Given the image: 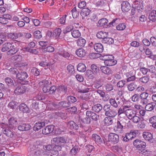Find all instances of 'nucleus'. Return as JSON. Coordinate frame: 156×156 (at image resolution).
Instances as JSON below:
<instances>
[{
    "mask_svg": "<svg viewBox=\"0 0 156 156\" xmlns=\"http://www.w3.org/2000/svg\"><path fill=\"white\" fill-rule=\"evenodd\" d=\"M137 87V85L135 82H133L127 85L128 90L130 91L134 90Z\"/></svg>",
    "mask_w": 156,
    "mask_h": 156,
    "instance_id": "nucleus-26",
    "label": "nucleus"
},
{
    "mask_svg": "<svg viewBox=\"0 0 156 156\" xmlns=\"http://www.w3.org/2000/svg\"><path fill=\"white\" fill-rule=\"evenodd\" d=\"M71 12L73 18H76L79 16V12L77 11L76 7L74 8L71 10Z\"/></svg>",
    "mask_w": 156,
    "mask_h": 156,
    "instance_id": "nucleus-40",
    "label": "nucleus"
},
{
    "mask_svg": "<svg viewBox=\"0 0 156 156\" xmlns=\"http://www.w3.org/2000/svg\"><path fill=\"white\" fill-rule=\"evenodd\" d=\"M108 34V33L100 31L97 33L96 36L98 38H102L103 39V38L105 37V36H107Z\"/></svg>",
    "mask_w": 156,
    "mask_h": 156,
    "instance_id": "nucleus-39",
    "label": "nucleus"
},
{
    "mask_svg": "<svg viewBox=\"0 0 156 156\" xmlns=\"http://www.w3.org/2000/svg\"><path fill=\"white\" fill-rule=\"evenodd\" d=\"M67 126L69 128L72 130H77L79 126H78L73 121H70L67 124Z\"/></svg>",
    "mask_w": 156,
    "mask_h": 156,
    "instance_id": "nucleus-17",
    "label": "nucleus"
},
{
    "mask_svg": "<svg viewBox=\"0 0 156 156\" xmlns=\"http://www.w3.org/2000/svg\"><path fill=\"white\" fill-rule=\"evenodd\" d=\"M46 122L45 121H39L36 122L34 125L33 129L34 131H38L40 129L43 127L45 126Z\"/></svg>",
    "mask_w": 156,
    "mask_h": 156,
    "instance_id": "nucleus-10",
    "label": "nucleus"
},
{
    "mask_svg": "<svg viewBox=\"0 0 156 156\" xmlns=\"http://www.w3.org/2000/svg\"><path fill=\"white\" fill-rule=\"evenodd\" d=\"M105 89L107 91H110L113 89V86L111 84H107L105 86Z\"/></svg>",
    "mask_w": 156,
    "mask_h": 156,
    "instance_id": "nucleus-57",
    "label": "nucleus"
},
{
    "mask_svg": "<svg viewBox=\"0 0 156 156\" xmlns=\"http://www.w3.org/2000/svg\"><path fill=\"white\" fill-rule=\"evenodd\" d=\"M3 133L8 137L12 138L13 137L14 134L12 131L8 129H5L3 130Z\"/></svg>",
    "mask_w": 156,
    "mask_h": 156,
    "instance_id": "nucleus-29",
    "label": "nucleus"
},
{
    "mask_svg": "<svg viewBox=\"0 0 156 156\" xmlns=\"http://www.w3.org/2000/svg\"><path fill=\"white\" fill-rule=\"evenodd\" d=\"M126 84V81L124 80H122L119 81L117 84V86L119 88L122 87Z\"/></svg>",
    "mask_w": 156,
    "mask_h": 156,
    "instance_id": "nucleus-55",
    "label": "nucleus"
},
{
    "mask_svg": "<svg viewBox=\"0 0 156 156\" xmlns=\"http://www.w3.org/2000/svg\"><path fill=\"white\" fill-rule=\"evenodd\" d=\"M86 43V41L85 39L81 37L77 41L76 44L77 46L83 47H84Z\"/></svg>",
    "mask_w": 156,
    "mask_h": 156,
    "instance_id": "nucleus-23",
    "label": "nucleus"
},
{
    "mask_svg": "<svg viewBox=\"0 0 156 156\" xmlns=\"http://www.w3.org/2000/svg\"><path fill=\"white\" fill-rule=\"evenodd\" d=\"M117 61L114 60V57H113L112 59L109 60L104 61V63L105 65L107 66H111L115 65L117 63Z\"/></svg>",
    "mask_w": 156,
    "mask_h": 156,
    "instance_id": "nucleus-22",
    "label": "nucleus"
},
{
    "mask_svg": "<svg viewBox=\"0 0 156 156\" xmlns=\"http://www.w3.org/2000/svg\"><path fill=\"white\" fill-rule=\"evenodd\" d=\"M73 28V27L71 25H69L66 27L63 31L64 34L67 33L71 31Z\"/></svg>",
    "mask_w": 156,
    "mask_h": 156,
    "instance_id": "nucleus-50",
    "label": "nucleus"
},
{
    "mask_svg": "<svg viewBox=\"0 0 156 156\" xmlns=\"http://www.w3.org/2000/svg\"><path fill=\"white\" fill-rule=\"evenodd\" d=\"M125 127L124 126L117 122L114 129L117 133L122 134L124 132L123 129Z\"/></svg>",
    "mask_w": 156,
    "mask_h": 156,
    "instance_id": "nucleus-6",
    "label": "nucleus"
},
{
    "mask_svg": "<svg viewBox=\"0 0 156 156\" xmlns=\"http://www.w3.org/2000/svg\"><path fill=\"white\" fill-rule=\"evenodd\" d=\"M86 69V66L82 63H80L78 65L77 70L79 72H83L85 71Z\"/></svg>",
    "mask_w": 156,
    "mask_h": 156,
    "instance_id": "nucleus-34",
    "label": "nucleus"
},
{
    "mask_svg": "<svg viewBox=\"0 0 156 156\" xmlns=\"http://www.w3.org/2000/svg\"><path fill=\"white\" fill-rule=\"evenodd\" d=\"M108 22V20L105 18H103L99 20L98 22V26L103 27L107 24Z\"/></svg>",
    "mask_w": 156,
    "mask_h": 156,
    "instance_id": "nucleus-35",
    "label": "nucleus"
},
{
    "mask_svg": "<svg viewBox=\"0 0 156 156\" xmlns=\"http://www.w3.org/2000/svg\"><path fill=\"white\" fill-rule=\"evenodd\" d=\"M149 95L147 93L144 92L140 95V97L141 99H147Z\"/></svg>",
    "mask_w": 156,
    "mask_h": 156,
    "instance_id": "nucleus-56",
    "label": "nucleus"
},
{
    "mask_svg": "<svg viewBox=\"0 0 156 156\" xmlns=\"http://www.w3.org/2000/svg\"><path fill=\"white\" fill-rule=\"evenodd\" d=\"M37 117L40 119L41 121H45V115L43 113H41L40 114L37 115Z\"/></svg>",
    "mask_w": 156,
    "mask_h": 156,
    "instance_id": "nucleus-63",
    "label": "nucleus"
},
{
    "mask_svg": "<svg viewBox=\"0 0 156 156\" xmlns=\"http://www.w3.org/2000/svg\"><path fill=\"white\" fill-rule=\"evenodd\" d=\"M76 53L78 56L80 57L84 56L86 54V51L83 48H79L77 50Z\"/></svg>",
    "mask_w": 156,
    "mask_h": 156,
    "instance_id": "nucleus-25",
    "label": "nucleus"
},
{
    "mask_svg": "<svg viewBox=\"0 0 156 156\" xmlns=\"http://www.w3.org/2000/svg\"><path fill=\"white\" fill-rule=\"evenodd\" d=\"M103 108V107L101 104H96L92 107V109L93 111L98 113L101 111Z\"/></svg>",
    "mask_w": 156,
    "mask_h": 156,
    "instance_id": "nucleus-21",
    "label": "nucleus"
},
{
    "mask_svg": "<svg viewBox=\"0 0 156 156\" xmlns=\"http://www.w3.org/2000/svg\"><path fill=\"white\" fill-rule=\"evenodd\" d=\"M12 18V16L9 14H7L3 15L2 18L3 19H4V20L5 22L4 24H6L7 23L8 21L7 20H11Z\"/></svg>",
    "mask_w": 156,
    "mask_h": 156,
    "instance_id": "nucleus-41",
    "label": "nucleus"
},
{
    "mask_svg": "<svg viewBox=\"0 0 156 156\" xmlns=\"http://www.w3.org/2000/svg\"><path fill=\"white\" fill-rule=\"evenodd\" d=\"M111 106L109 104L105 105L103 107V109L105 112V113L108 112L111 109Z\"/></svg>",
    "mask_w": 156,
    "mask_h": 156,
    "instance_id": "nucleus-64",
    "label": "nucleus"
},
{
    "mask_svg": "<svg viewBox=\"0 0 156 156\" xmlns=\"http://www.w3.org/2000/svg\"><path fill=\"white\" fill-rule=\"evenodd\" d=\"M22 58V56L20 55H15L12 56L11 59L13 61L20 62Z\"/></svg>",
    "mask_w": 156,
    "mask_h": 156,
    "instance_id": "nucleus-51",
    "label": "nucleus"
},
{
    "mask_svg": "<svg viewBox=\"0 0 156 156\" xmlns=\"http://www.w3.org/2000/svg\"><path fill=\"white\" fill-rule=\"evenodd\" d=\"M132 121L135 123L138 122L140 121V118L135 114L132 118Z\"/></svg>",
    "mask_w": 156,
    "mask_h": 156,
    "instance_id": "nucleus-59",
    "label": "nucleus"
},
{
    "mask_svg": "<svg viewBox=\"0 0 156 156\" xmlns=\"http://www.w3.org/2000/svg\"><path fill=\"white\" fill-rule=\"evenodd\" d=\"M126 25L124 23H120L116 27L117 29L119 30H122L125 29Z\"/></svg>",
    "mask_w": 156,
    "mask_h": 156,
    "instance_id": "nucleus-54",
    "label": "nucleus"
},
{
    "mask_svg": "<svg viewBox=\"0 0 156 156\" xmlns=\"http://www.w3.org/2000/svg\"><path fill=\"white\" fill-rule=\"evenodd\" d=\"M130 5L128 2L124 1L121 4V9L123 12H127L130 9Z\"/></svg>",
    "mask_w": 156,
    "mask_h": 156,
    "instance_id": "nucleus-7",
    "label": "nucleus"
},
{
    "mask_svg": "<svg viewBox=\"0 0 156 156\" xmlns=\"http://www.w3.org/2000/svg\"><path fill=\"white\" fill-rule=\"evenodd\" d=\"M35 154L36 155L42 156L44 155H48L49 154L47 153V151H44L43 149L37 150L35 151Z\"/></svg>",
    "mask_w": 156,
    "mask_h": 156,
    "instance_id": "nucleus-36",
    "label": "nucleus"
},
{
    "mask_svg": "<svg viewBox=\"0 0 156 156\" xmlns=\"http://www.w3.org/2000/svg\"><path fill=\"white\" fill-rule=\"evenodd\" d=\"M125 114L129 120H132V118L133 117L136 113L134 110L133 109L128 110L125 112Z\"/></svg>",
    "mask_w": 156,
    "mask_h": 156,
    "instance_id": "nucleus-13",
    "label": "nucleus"
},
{
    "mask_svg": "<svg viewBox=\"0 0 156 156\" xmlns=\"http://www.w3.org/2000/svg\"><path fill=\"white\" fill-rule=\"evenodd\" d=\"M127 121V119H126L120 117V118L119 117L117 122L125 126Z\"/></svg>",
    "mask_w": 156,
    "mask_h": 156,
    "instance_id": "nucleus-48",
    "label": "nucleus"
},
{
    "mask_svg": "<svg viewBox=\"0 0 156 156\" xmlns=\"http://www.w3.org/2000/svg\"><path fill=\"white\" fill-rule=\"evenodd\" d=\"M113 57L114 56L112 55H101L100 57V58L102 60L106 61L109 60L110 59H112Z\"/></svg>",
    "mask_w": 156,
    "mask_h": 156,
    "instance_id": "nucleus-37",
    "label": "nucleus"
},
{
    "mask_svg": "<svg viewBox=\"0 0 156 156\" xmlns=\"http://www.w3.org/2000/svg\"><path fill=\"white\" fill-rule=\"evenodd\" d=\"M28 76V75L26 72L21 71L17 73L16 77L20 80L23 81L27 79Z\"/></svg>",
    "mask_w": 156,
    "mask_h": 156,
    "instance_id": "nucleus-8",
    "label": "nucleus"
},
{
    "mask_svg": "<svg viewBox=\"0 0 156 156\" xmlns=\"http://www.w3.org/2000/svg\"><path fill=\"white\" fill-rule=\"evenodd\" d=\"M19 110L23 113H29L30 111L27 106L24 103H22L19 106Z\"/></svg>",
    "mask_w": 156,
    "mask_h": 156,
    "instance_id": "nucleus-12",
    "label": "nucleus"
},
{
    "mask_svg": "<svg viewBox=\"0 0 156 156\" xmlns=\"http://www.w3.org/2000/svg\"><path fill=\"white\" fill-rule=\"evenodd\" d=\"M154 105L152 103H149L146 105L145 109L147 111H151L154 109Z\"/></svg>",
    "mask_w": 156,
    "mask_h": 156,
    "instance_id": "nucleus-44",
    "label": "nucleus"
},
{
    "mask_svg": "<svg viewBox=\"0 0 156 156\" xmlns=\"http://www.w3.org/2000/svg\"><path fill=\"white\" fill-rule=\"evenodd\" d=\"M6 83L9 86H11L13 85V82L12 80L9 78H6L5 79Z\"/></svg>",
    "mask_w": 156,
    "mask_h": 156,
    "instance_id": "nucleus-61",
    "label": "nucleus"
},
{
    "mask_svg": "<svg viewBox=\"0 0 156 156\" xmlns=\"http://www.w3.org/2000/svg\"><path fill=\"white\" fill-rule=\"evenodd\" d=\"M144 138L146 140L151 142L153 140V136L151 133L147 132H144L143 134Z\"/></svg>",
    "mask_w": 156,
    "mask_h": 156,
    "instance_id": "nucleus-15",
    "label": "nucleus"
},
{
    "mask_svg": "<svg viewBox=\"0 0 156 156\" xmlns=\"http://www.w3.org/2000/svg\"><path fill=\"white\" fill-rule=\"evenodd\" d=\"M43 25L45 27L48 28L54 27L55 26L54 22L51 21H46L44 23Z\"/></svg>",
    "mask_w": 156,
    "mask_h": 156,
    "instance_id": "nucleus-30",
    "label": "nucleus"
},
{
    "mask_svg": "<svg viewBox=\"0 0 156 156\" xmlns=\"http://www.w3.org/2000/svg\"><path fill=\"white\" fill-rule=\"evenodd\" d=\"M67 69L68 71L70 73H72L74 71V66H73L71 65H69L68 66Z\"/></svg>",
    "mask_w": 156,
    "mask_h": 156,
    "instance_id": "nucleus-60",
    "label": "nucleus"
},
{
    "mask_svg": "<svg viewBox=\"0 0 156 156\" xmlns=\"http://www.w3.org/2000/svg\"><path fill=\"white\" fill-rule=\"evenodd\" d=\"M94 48L96 52L99 53L102 52L104 50L103 46L100 43L95 44L94 46Z\"/></svg>",
    "mask_w": 156,
    "mask_h": 156,
    "instance_id": "nucleus-14",
    "label": "nucleus"
},
{
    "mask_svg": "<svg viewBox=\"0 0 156 156\" xmlns=\"http://www.w3.org/2000/svg\"><path fill=\"white\" fill-rule=\"evenodd\" d=\"M62 32V30L60 28H58L55 29L53 32V36L56 38H58Z\"/></svg>",
    "mask_w": 156,
    "mask_h": 156,
    "instance_id": "nucleus-31",
    "label": "nucleus"
},
{
    "mask_svg": "<svg viewBox=\"0 0 156 156\" xmlns=\"http://www.w3.org/2000/svg\"><path fill=\"white\" fill-rule=\"evenodd\" d=\"M109 102L111 105L114 108H117L118 107L117 103L114 99L110 98L109 99Z\"/></svg>",
    "mask_w": 156,
    "mask_h": 156,
    "instance_id": "nucleus-45",
    "label": "nucleus"
},
{
    "mask_svg": "<svg viewBox=\"0 0 156 156\" xmlns=\"http://www.w3.org/2000/svg\"><path fill=\"white\" fill-rule=\"evenodd\" d=\"M71 34L73 37L74 38H78L81 36V34L80 31L77 30H75L71 32Z\"/></svg>",
    "mask_w": 156,
    "mask_h": 156,
    "instance_id": "nucleus-33",
    "label": "nucleus"
},
{
    "mask_svg": "<svg viewBox=\"0 0 156 156\" xmlns=\"http://www.w3.org/2000/svg\"><path fill=\"white\" fill-rule=\"evenodd\" d=\"M105 36L104 38L102 39V42L104 44H112L114 42V40L112 38L110 37H107Z\"/></svg>",
    "mask_w": 156,
    "mask_h": 156,
    "instance_id": "nucleus-19",
    "label": "nucleus"
},
{
    "mask_svg": "<svg viewBox=\"0 0 156 156\" xmlns=\"http://www.w3.org/2000/svg\"><path fill=\"white\" fill-rule=\"evenodd\" d=\"M31 72L35 76H38L40 74L39 70L35 67H33L31 70Z\"/></svg>",
    "mask_w": 156,
    "mask_h": 156,
    "instance_id": "nucleus-53",
    "label": "nucleus"
},
{
    "mask_svg": "<svg viewBox=\"0 0 156 156\" xmlns=\"http://www.w3.org/2000/svg\"><path fill=\"white\" fill-rule=\"evenodd\" d=\"M149 77L146 76L142 77L139 79V81L141 82L144 83H147L149 81Z\"/></svg>",
    "mask_w": 156,
    "mask_h": 156,
    "instance_id": "nucleus-43",
    "label": "nucleus"
},
{
    "mask_svg": "<svg viewBox=\"0 0 156 156\" xmlns=\"http://www.w3.org/2000/svg\"><path fill=\"white\" fill-rule=\"evenodd\" d=\"M92 137V139L98 144H101L103 142L101 137L96 134H93Z\"/></svg>",
    "mask_w": 156,
    "mask_h": 156,
    "instance_id": "nucleus-18",
    "label": "nucleus"
},
{
    "mask_svg": "<svg viewBox=\"0 0 156 156\" xmlns=\"http://www.w3.org/2000/svg\"><path fill=\"white\" fill-rule=\"evenodd\" d=\"M41 33V32L39 30L35 31L34 33V37L37 39L41 38L42 36Z\"/></svg>",
    "mask_w": 156,
    "mask_h": 156,
    "instance_id": "nucleus-52",
    "label": "nucleus"
},
{
    "mask_svg": "<svg viewBox=\"0 0 156 156\" xmlns=\"http://www.w3.org/2000/svg\"><path fill=\"white\" fill-rule=\"evenodd\" d=\"M149 19L152 21L154 22L156 20V10H153L150 12Z\"/></svg>",
    "mask_w": 156,
    "mask_h": 156,
    "instance_id": "nucleus-27",
    "label": "nucleus"
},
{
    "mask_svg": "<svg viewBox=\"0 0 156 156\" xmlns=\"http://www.w3.org/2000/svg\"><path fill=\"white\" fill-rule=\"evenodd\" d=\"M59 105L65 108H67L70 106L69 102L66 101H62L59 102Z\"/></svg>",
    "mask_w": 156,
    "mask_h": 156,
    "instance_id": "nucleus-46",
    "label": "nucleus"
},
{
    "mask_svg": "<svg viewBox=\"0 0 156 156\" xmlns=\"http://www.w3.org/2000/svg\"><path fill=\"white\" fill-rule=\"evenodd\" d=\"M86 4V3L85 1H81L78 4V7L80 9L84 8L85 7Z\"/></svg>",
    "mask_w": 156,
    "mask_h": 156,
    "instance_id": "nucleus-58",
    "label": "nucleus"
},
{
    "mask_svg": "<svg viewBox=\"0 0 156 156\" xmlns=\"http://www.w3.org/2000/svg\"><path fill=\"white\" fill-rule=\"evenodd\" d=\"M58 55L62 56L65 58L69 57L70 56V54L65 49H61L59 50L58 53Z\"/></svg>",
    "mask_w": 156,
    "mask_h": 156,
    "instance_id": "nucleus-24",
    "label": "nucleus"
},
{
    "mask_svg": "<svg viewBox=\"0 0 156 156\" xmlns=\"http://www.w3.org/2000/svg\"><path fill=\"white\" fill-rule=\"evenodd\" d=\"M86 75L89 78L92 79L94 78L93 72L90 70H87L86 72Z\"/></svg>",
    "mask_w": 156,
    "mask_h": 156,
    "instance_id": "nucleus-47",
    "label": "nucleus"
},
{
    "mask_svg": "<svg viewBox=\"0 0 156 156\" xmlns=\"http://www.w3.org/2000/svg\"><path fill=\"white\" fill-rule=\"evenodd\" d=\"M43 50L45 52H52L54 51V48L51 46H49L44 48Z\"/></svg>",
    "mask_w": 156,
    "mask_h": 156,
    "instance_id": "nucleus-49",
    "label": "nucleus"
},
{
    "mask_svg": "<svg viewBox=\"0 0 156 156\" xmlns=\"http://www.w3.org/2000/svg\"><path fill=\"white\" fill-rule=\"evenodd\" d=\"M54 126L49 125L46 126L42 130V133L44 134H48L52 132L54 130Z\"/></svg>",
    "mask_w": 156,
    "mask_h": 156,
    "instance_id": "nucleus-9",
    "label": "nucleus"
},
{
    "mask_svg": "<svg viewBox=\"0 0 156 156\" xmlns=\"http://www.w3.org/2000/svg\"><path fill=\"white\" fill-rule=\"evenodd\" d=\"M57 90L59 93L64 95L66 93L67 89L66 86H60L58 87Z\"/></svg>",
    "mask_w": 156,
    "mask_h": 156,
    "instance_id": "nucleus-16",
    "label": "nucleus"
},
{
    "mask_svg": "<svg viewBox=\"0 0 156 156\" xmlns=\"http://www.w3.org/2000/svg\"><path fill=\"white\" fill-rule=\"evenodd\" d=\"M133 145L136 148L139 149H143L146 146V143L139 140H134L133 143Z\"/></svg>",
    "mask_w": 156,
    "mask_h": 156,
    "instance_id": "nucleus-5",
    "label": "nucleus"
},
{
    "mask_svg": "<svg viewBox=\"0 0 156 156\" xmlns=\"http://www.w3.org/2000/svg\"><path fill=\"white\" fill-rule=\"evenodd\" d=\"M17 120L14 117H11L9 120V127L12 128V126L14 125H16L17 124Z\"/></svg>",
    "mask_w": 156,
    "mask_h": 156,
    "instance_id": "nucleus-32",
    "label": "nucleus"
},
{
    "mask_svg": "<svg viewBox=\"0 0 156 156\" xmlns=\"http://www.w3.org/2000/svg\"><path fill=\"white\" fill-rule=\"evenodd\" d=\"M67 100L68 102H69V104L70 105L71 103H74L77 101L76 98L74 96H69L67 97Z\"/></svg>",
    "mask_w": 156,
    "mask_h": 156,
    "instance_id": "nucleus-38",
    "label": "nucleus"
},
{
    "mask_svg": "<svg viewBox=\"0 0 156 156\" xmlns=\"http://www.w3.org/2000/svg\"><path fill=\"white\" fill-rule=\"evenodd\" d=\"M90 11L87 8H83L80 13L81 15L83 18L88 16L90 14Z\"/></svg>",
    "mask_w": 156,
    "mask_h": 156,
    "instance_id": "nucleus-28",
    "label": "nucleus"
},
{
    "mask_svg": "<svg viewBox=\"0 0 156 156\" xmlns=\"http://www.w3.org/2000/svg\"><path fill=\"white\" fill-rule=\"evenodd\" d=\"M108 141L113 144L117 143L119 140V135L115 133H110L108 136Z\"/></svg>",
    "mask_w": 156,
    "mask_h": 156,
    "instance_id": "nucleus-4",
    "label": "nucleus"
},
{
    "mask_svg": "<svg viewBox=\"0 0 156 156\" xmlns=\"http://www.w3.org/2000/svg\"><path fill=\"white\" fill-rule=\"evenodd\" d=\"M100 69L101 71L105 75H109L113 73L112 70L107 66H101Z\"/></svg>",
    "mask_w": 156,
    "mask_h": 156,
    "instance_id": "nucleus-11",
    "label": "nucleus"
},
{
    "mask_svg": "<svg viewBox=\"0 0 156 156\" xmlns=\"http://www.w3.org/2000/svg\"><path fill=\"white\" fill-rule=\"evenodd\" d=\"M105 115L107 116L113 118L117 115V113L114 109L111 108L108 112L105 113Z\"/></svg>",
    "mask_w": 156,
    "mask_h": 156,
    "instance_id": "nucleus-20",
    "label": "nucleus"
},
{
    "mask_svg": "<svg viewBox=\"0 0 156 156\" xmlns=\"http://www.w3.org/2000/svg\"><path fill=\"white\" fill-rule=\"evenodd\" d=\"M19 50V48H18L17 43H11L7 42L5 43L2 45L1 51L5 52L8 50L7 54L9 55H12L16 53Z\"/></svg>",
    "mask_w": 156,
    "mask_h": 156,
    "instance_id": "nucleus-1",
    "label": "nucleus"
},
{
    "mask_svg": "<svg viewBox=\"0 0 156 156\" xmlns=\"http://www.w3.org/2000/svg\"><path fill=\"white\" fill-rule=\"evenodd\" d=\"M138 133V131L137 130H131L129 133L126 134L125 136L123 138V141L126 142L133 139Z\"/></svg>",
    "mask_w": 156,
    "mask_h": 156,
    "instance_id": "nucleus-2",
    "label": "nucleus"
},
{
    "mask_svg": "<svg viewBox=\"0 0 156 156\" xmlns=\"http://www.w3.org/2000/svg\"><path fill=\"white\" fill-rule=\"evenodd\" d=\"M89 88L85 87L84 85H83L81 89H78V92L81 93H85L89 91Z\"/></svg>",
    "mask_w": 156,
    "mask_h": 156,
    "instance_id": "nucleus-42",
    "label": "nucleus"
},
{
    "mask_svg": "<svg viewBox=\"0 0 156 156\" xmlns=\"http://www.w3.org/2000/svg\"><path fill=\"white\" fill-rule=\"evenodd\" d=\"M27 89V87L21 84H18L16 85V88L15 89L14 93L17 95H20L24 93Z\"/></svg>",
    "mask_w": 156,
    "mask_h": 156,
    "instance_id": "nucleus-3",
    "label": "nucleus"
},
{
    "mask_svg": "<svg viewBox=\"0 0 156 156\" xmlns=\"http://www.w3.org/2000/svg\"><path fill=\"white\" fill-rule=\"evenodd\" d=\"M137 126L139 128L143 129L145 127L146 125L144 122L141 121L138 124Z\"/></svg>",
    "mask_w": 156,
    "mask_h": 156,
    "instance_id": "nucleus-62",
    "label": "nucleus"
}]
</instances>
